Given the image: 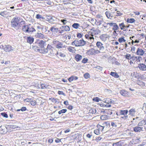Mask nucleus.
Returning <instances> with one entry per match:
<instances>
[{
  "label": "nucleus",
  "instance_id": "1",
  "mask_svg": "<svg viewBox=\"0 0 146 146\" xmlns=\"http://www.w3.org/2000/svg\"><path fill=\"white\" fill-rule=\"evenodd\" d=\"M20 19V18L19 17L13 18L11 22L12 27L15 28H18L19 25Z\"/></svg>",
  "mask_w": 146,
  "mask_h": 146
},
{
  "label": "nucleus",
  "instance_id": "2",
  "mask_svg": "<svg viewBox=\"0 0 146 146\" xmlns=\"http://www.w3.org/2000/svg\"><path fill=\"white\" fill-rule=\"evenodd\" d=\"M23 30L25 32L29 33L35 31V29L33 27L31 24L23 26Z\"/></svg>",
  "mask_w": 146,
  "mask_h": 146
},
{
  "label": "nucleus",
  "instance_id": "3",
  "mask_svg": "<svg viewBox=\"0 0 146 146\" xmlns=\"http://www.w3.org/2000/svg\"><path fill=\"white\" fill-rule=\"evenodd\" d=\"M87 43L86 41H84L83 39L79 40H75L72 42V44H74L76 46H82L85 45Z\"/></svg>",
  "mask_w": 146,
  "mask_h": 146
},
{
  "label": "nucleus",
  "instance_id": "4",
  "mask_svg": "<svg viewBox=\"0 0 146 146\" xmlns=\"http://www.w3.org/2000/svg\"><path fill=\"white\" fill-rule=\"evenodd\" d=\"M33 49L36 51H38L41 53L45 54L47 53V47L46 48H45L44 47L43 48H39L36 45L33 46Z\"/></svg>",
  "mask_w": 146,
  "mask_h": 146
},
{
  "label": "nucleus",
  "instance_id": "5",
  "mask_svg": "<svg viewBox=\"0 0 146 146\" xmlns=\"http://www.w3.org/2000/svg\"><path fill=\"white\" fill-rule=\"evenodd\" d=\"M47 53H48V55L50 56H53L54 55V48L49 44L47 45Z\"/></svg>",
  "mask_w": 146,
  "mask_h": 146
},
{
  "label": "nucleus",
  "instance_id": "6",
  "mask_svg": "<svg viewBox=\"0 0 146 146\" xmlns=\"http://www.w3.org/2000/svg\"><path fill=\"white\" fill-rule=\"evenodd\" d=\"M100 32V31L98 29H92L91 31L88 32V34L91 36H94V35H97Z\"/></svg>",
  "mask_w": 146,
  "mask_h": 146
},
{
  "label": "nucleus",
  "instance_id": "7",
  "mask_svg": "<svg viewBox=\"0 0 146 146\" xmlns=\"http://www.w3.org/2000/svg\"><path fill=\"white\" fill-rule=\"evenodd\" d=\"M96 46L99 49L100 52L104 51V48L103 44L100 42L98 41L96 44Z\"/></svg>",
  "mask_w": 146,
  "mask_h": 146
},
{
  "label": "nucleus",
  "instance_id": "8",
  "mask_svg": "<svg viewBox=\"0 0 146 146\" xmlns=\"http://www.w3.org/2000/svg\"><path fill=\"white\" fill-rule=\"evenodd\" d=\"M120 93L122 95L126 97H129L131 96L129 92L124 90H121Z\"/></svg>",
  "mask_w": 146,
  "mask_h": 146
},
{
  "label": "nucleus",
  "instance_id": "9",
  "mask_svg": "<svg viewBox=\"0 0 146 146\" xmlns=\"http://www.w3.org/2000/svg\"><path fill=\"white\" fill-rule=\"evenodd\" d=\"M89 52L91 55H94L100 53V51L98 50H95L94 48H91L89 50Z\"/></svg>",
  "mask_w": 146,
  "mask_h": 146
},
{
  "label": "nucleus",
  "instance_id": "10",
  "mask_svg": "<svg viewBox=\"0 0 146 146\" xmlns=\"http://www.w3.org/2000/svg\"><path fill=\"white\" fill-rule=\"evenodd\" d=\"M4 50L6 52H10L13 50V49L11 46L10 45H6L3 47Z\"/></svg>",
  "mask_w": 146,
  "mask_h": 146
},
{
  "label": "nucleus",
  "instance_id": "11",
  "mask_svg": "<svg viewBox=\"0 0 146 146\" xmlns=\"http://www.w3.org/2000/svg\"><path fill=\"white\" fill-rule=\"evenodd\" d=\"M109 123H108V122H105L104 123L102 124V125H97V127L99 129L98 130L100 131H102L103 130L104 127H105V125H109Z\"/></svg>",
  "mask_w": 146,
  "mask_h": 146
},
{
  "label": "nucleus",
  "instance_id": "12",
  "mask_svg": "<svg viewBox=\"0 0 146 146\" xmlns=\"http://www.w3.org/2000/svg\"><path fill=\"white\" fill-rule=\"evenodd\" d=\"M145 51H144L142 49L138 48H137L136 54L139 56H143L144 54Z\"/></svg>",
  "mask_w": 146,
  "mask_h": 146
},
{
  "label": "nucleus",
  "instance_id": "13",
  "mask_svg": "<svg viewBox=\"0 0 146 146\" xmlns=\"http://www.w3.org/2000/svg\"><path fill=\"white\" fill-rule=\"evenodd\" d=\"M45 42L43 40H40L39 41H37L36 42V44H37L38 46L40 47L39 48H43L44 47Z\"/></svg>",
  "mask_w": 146,
  "mask_h": 146
},
{
  "label": "nucleus",
  "instance_id": "14",
  "mask_svg": "<svg viewBox=\"0 0 146 146\" xmlns=\"http://www.w3.org/2000/svg\"><path fill=\"white\" fill-rule=\"evenodd\" d=\"M143 128V127L136 126L133 128V131L135 132H140Z\"/></svg>",
  "mask_w": 146,
  "mask_h": 146
},
{
  "label": "nucleus",
  "instance_id": "15",
  "mask_svg": "<svg viewBox=\"0 0 146 146\" xmlns=\"http://www.w3.org/2000/svg\"><path fill=\"white\" fill-rule=\"evenodd\" d=\"M35 36L36 38H44V35L41 33H38L35 35Z\"/></svg>",
  "mask_w": 146,
  "mask_h": 146
},
{
  "label": "nucleus",
  "instance_id": "16",
  "mask_svg": "<svg viewBox=\"0 0 146 146\" xmlns=\"http://www.w3.org/2000/svg\"><path fill=\"white\" fill-rule=\"evenodd\" d=\"M85 36L87 39H89L91 40H92L93 42L94 40V38L93 37V36H91V35H90L88 34H86Z\"/></svg>",
  "mask_w": 146,
  "mask_h": 146
},
{
  "label": "nucleus",
  "instance_id": "17",
  "mask_svg": "<svg viewBox=\"0 0 146 146\" xmlns=\"http://www.w3.org/2000/svg\"><path fill=\"white\" fill-rule=\"evenodd\" d=\"M82 58V56L79 54H77L75 55V58L77 61H80Z\"/></svg>",
  "mask_w": 146,
  "mask_h": 146
},
{
  "label": "nucleus",
  "instance_id": "18",
  "mask_svg": "<svg viewBox=\"0 0 146 146\" xmlns=\"http://www.w3.org/2000/svg\"><path fill=\"white\" fill-rule=\"evenodd\" d=\"M34 38L31 36L28 37L27 39V41L30 44L32 43L34 41Z\"/></svg>",
  "mask_w": 146,
  "mask_h": 146
},
{
  "label": "nucleus",
  "instance_id": "19",
  "mask_svg": "<svg viewBox=\"0 0 146 146\" xmlns=\"http://www.w3.org/2000/svg\"><path fill=\"white\" fill-rule=\"evenodd\" d=\"M140 69L143 70H144L146 68V66L143 64H141L139 66Z\"/></svg>",
  "mask_w": 146,
  "mask_h": 146
},
{
  "label": "nucleus",
  "instance_id": "20",
  "mask_svg": "<svg viewBox=\"0 0 146 146\" xmlns=\"http://www.w3.org/2000/svg\"><path fill=\"white\" fill-rule=\"evenodd\" d=\"M110 74L115 78H118L119 77V76L116 72H111L110 73Z\"/></svg>",
  "mask_w": 146,
  "mask_h": 146
},
{
  "label": "nucleus",
  "instance_id": "21",
  "mask_svg": "<svg viewBox=\"0 0 146 146\" xmlns=\"http://www.w3.org/2000/svg\"><path fill=\"white\" fill-rule=\"evenodd\" d=\"M135 111V109L134 108H132L129 111V115L131 116H133Z\"/></svg>",
  "mask_w": 146,
  "mask_h": 146
},
{
  "label": "nucleus",
  "instance_id": "22",
  "mask_svg": "<svg viewBox=\"0 0 146 146\" xmlns=\"http://www.w3.org/2000/svg\"><path fill=\"white\" fill-rule=\"evenodd\" d=\"M100 38L102 40L105 41L107 38V35L106 34H103L100 36Z\"/></svg>",
  "mask_w": 146,
  "mask_h": 146
},
{
  "label": "nucleus",
  "instance_id": "23",
  "mask_svg": "<svg viewBox=\"0 0 146 146\" xmlns=\"http://www.w3.org/2000/svg\"><path fill=\"white\" fill-rule=\"evenodd\" d=\"M128 111L127 110H120L119 112V113L120 115H126L128 113Z\"/></svg>",
  "mask_w": 146,
  "mask_h": 146
},
{
  "label": "nucleus",
  "instance_id": "24",
  "mask_svg": "<svg viewBox=\"0 0 146 146\" xmlns=\"http://www.w3.org/2000/svg\"><path fill=\"white\" fill-rule=\"evenodd\" d=\"M67 49L69 52H74L76 50L72 46L68 47Z\"/></svg>",
  "mask_w": 146,
  "mask_h": 146
},
{
  "label": "nucleus",
  "instance_id": "25",
  "mask_svg": "<svg viewBox=\"0 0 146 146\" xmlns=\"http://www.w3.org/2000/svg\"><path fill=\"white\" fill-rule=\"evenodd\" d=\"M62 44L61 42H60L59 41L58 42V44H57L56 45V47L58 48H62Z\"/></svg>",
  "mask_w": 146,
  "mask_h": 146
},
{
  "label": "nucleus",
  "instance_id": "26",
  "mask_svg": "<svg viewBox=\"0 0 146 146\" xmlns=\"http://www.w3.org/2000/svg\"><path fill=\"white\" fill-rule=\"evenodd\" d=\"M50 30L53 32H57L58 31V29L55 28V27H51Z\"/></svg>",
  "mask_w": 146,
  "mask_h": 146
},
{
  "label": "nucleus",
  "instance_id": "27",
  "mask_svg": "<svg viewBox=\"0 0 146 146\" xmlns=\"http://www.w3.org/2000/svg\"><path fill=\"white\" fill-rule=\"evenodd\" d=\"M135 21V20L133 18L128 19L127 21L128 23H134Z\"/></svg>",
  "mask_w": 146,
  "mask_h": 146
},
{
  "label": "nucleus",
  "instance_id": "28",
  "mask_svg": "<svg viewBox=\"0 0 146 146\" xmlns=\"http://www.w3.org/2000/svg\"><path fill=\"white\" fill-rule=\"evenodd\" d=\"M113 28H112L113 30V31H117L119 29V27L117 25L116 23L115 24L113 25Z\"/></svg>",
  "mask_w": 146,
  "mask_h": 146
},
{
  "label": "nucleus",
  "instance_id": "29",
  "mask_svg": "<svg viewBox=\"0 0 146 146\" xmlns=\"http://www.w3.org/2000/svg\"><path fill=\"white\" fill-rule=\"evenodd\" d=\"M119 26L121 30H123L125 27H126V26H125L123 23L119 24Z\"/></svg>",
  "mask_w": 146,
  "mask_h": 146
},
{
  "label": "nucleus",
  "instance_id": "30",
  "mask_svg": "<svg viewBox=\"0 0 146 146\" xmlns=\"http://www.w3.org/2000/svg\"><path fill=\"white\" fill-rule=\"evenodd\" d=\"M121 145V141L117 142L113 144V146H120Z\"/></svg>",
  "mask_w": 146,
  "mask_h": 146
},
{
  "label": "nucleus",
  "instance_id": "31",
  "mask_svg": "<svg viewBox=\"0 0 146 146\" xmlns=\"http://www.w3.org/2000/svg\"><path fill=\"white\" fill-rule=\"evenodd\" d=\"M79 26L80 25L77 23H74L72 25V27L76 29L78 28Z\"/></svg>",
  "mask_w": 146,
  "mask_h": 146
},
{
  "label": "nucleus",
  "instance_id": "32",
  "mask_svg": "<svg viewBox=\"0 0 146 146\" xmlns=\"http://www.w3.org/2000/svg\"><path fill=\"white\" fill-rule=\"evenodd\" d=\"M118 41L119 42L121 43L123 42H125L126 40L124 39V37H121L118 39Z\"/></svg>",
  "mask_w": 146,
  "mask_h": 146
},
{
  "label": "nucleus",
  "instance_id": "33",
  "mask_svg": "<svg viewBox=\"0 0 146 146\" xmlns=\"http://www.w3.org/2000/svg\"><path fill=\"white\" fill-rule=\"evenodd\" d=\"M108 116L106 115H101L100 117V119L102 120H105L107 119Z\"/></svg>",
  "mask_w": 146,
  "mask_h": 146
},
{
  "label": "nucleus",
  "instance_id": "34",
  "mask_svg": "<svg viewBox=\"0 0 146 146\" xmlns=\"http://www.w3.org/2000/svg\"><path fill=\"white\" fill-rule=\"evenodd\" d=\"M146 124L145 120H142L138 124V125L139 126H142L143 125H145Z\"/></svg>",
  "mask_w": 146,
  "mask_h": 146
},
{
  "label": "nucleus",
  "instance_id": "35",
  "mask_svg": "<svg viewBox=\"0 0 146 146\" xmlns=\"http://www.w3.org/2000/svg\"><path fill=\"white\" fill-rule=\"evenodd\" d=\"M36 18L38 19H44V18L42 17L41 15L40 14H37L36 15Z\"/></svg>",
  "mask_w": 146,
  "mask_h": 146
},
{
  "label": "nucleus",
  "instance_id": "36",
  "mask_svg": "<svg viewBox=\"0 0 146 146\" xmlns=\"http://www.w3.org/2000/svg\"><path fill=\"white\" fill-rule=\"evenodd\" d=\"M67 110L66 109H62L59 111L58 112V113L59 114H60L62 113H64L67 111Z\"/></svg>",
  "mask_w": 146,
  "mask_h": 146
},
{
  "label": "nucleus",
  "instance_id": "37",
  "mask_svg": "<svg viewBox=\"0 0 146 146\" xmlns=\"http://www.w3.org/2000/svg\"><path fill=\"white\" fill-rule=\"evenodd\" d=\"M125 57L128 60L131 59V58H132V57L131 56V55L129 54H127L125 55Z\"/></svg>",
  "mask_w": 146,
  "mask_h": 146
},
{
  "label": "nucleus",
  "instance_id": "38",
  "mask_svg": "<svg viewBox=\"0 0 146 146\" xmlns=\"http://www.w3.org/2000/svg\"><path fill=\"white\" fill-rule=\"evenodd\" d=\"M64 28V30L66 31H68L70 30V27L68 26H66L64 27H62Z\"/></svg>",
  "mask_w": 146,
  "mask_h": 146
},
{
  "label": "nucleus",
  "instance_id": "39",
  "mask_svg": "<svg viewBox=\"0 0 146 146\" xmlns=\"http://www.w3.org/2000/svg\"><path fill=\"white\" fill-rule=\"evenodd\" d=\"M90 77V75L88 73H86L84 74V77L86 79H88Z\"/></svg>",
  "mask_w": 146,
  "mask_h": 146
},
{
  "label": "nucleus",
  "instance_id": "40",
  "mask_svg": "<svg viewBox=\"0 0 146 146\" xmlns=\"http://www.w3.org/2000/svg\"><path fill=\"white\" fill-rule=\"evenodd\" d=\"M135 58L136 59V60L137 62H140V60L142 59V57L140 56H138L135 57Z\"/></svg>",
  "mask_w": 146,
  "mask_h": 146
},
{
  "label": "nucleus",
  "instance_id": "41",
  "mask_svg": "<svg viewBox=\"0 0 146 146\" xmlns=\"http://www.w3.org/2000/svg\"><path fill=\"white\" fill-rule=\"evenodd\" d=\"M61 22H62L63 24L64 25L66 24V23L68 22L65 19H62L61 20Z\"/></svg>",
  "mask_w": 146,
  "mask_h": 146
},
{
  "label": "nucleus",
  "instance_id": "42",
  "mask_svg": "<svg viewBox=\"0 0 146 146\" xmlns=\"http://www.w3.org/2000/svg\"><path fill=\"white\" fill-rule=\"evenodd\" d=\"M31 104L33 106H35V105L36 104V101L34 100H31Z\"/></svg>",
  "mask_w": 146,
  "mask_h": 146
},
{
  "label": "nucleus",
  "instance_id": "43",
  "mask_svg": "<svg viewBox=\"0 0 146 146\" xmlns=\"http://www.w3.org/2000/svg\"><path fill=\"white\" fill-rule=\"evenodd\" d=\"M57 54L59 55L60 56L62 57H64L65 56V55L64 53L62 52H57Z\"/></svg>",
  "mask_w": 146,
  "mask_h": 146
},
{
  "label": "nucleus",
  "instance_id": "44",
  "mask_svg": "<svg viewBox=\"0 0 146 146\" xmlns=\"http://www.w3.org/2000/svg\"><path fill=\"white\" fill-rule=\"evenodd\" d=\"M115 23L113 22L108 23H107V25H109L110 27L113 26L115 24Z\"/></svg>",
  "mask_w": 146,
  "mask_h": 146
},
{
  "label": "nucleus",
  "instance_id": "45",
  "mask_svg": "<svg viewBox=\"0 0 146 146\" xmlns=\"http://www.w3.org/2000/svg\"><path fill=\"white\" fill-rule=\"evenodd\" d=\"M1 115L6 118H7L8 117V115L5 113H1Z\"/></svg>",
  "mask_w": 146,
  "mask_h": 146
},
{
  "label": "nucleus",
  "instance_id": "46",
  "mask_svg": "<svg viewBox=\"0 0 146 146\" xmlns=\"http://www.w3.org/2000/svg\"><path fill=\"white\" fill-rule=\"evenodd\" d=\"M94 133L96 135H99L100 134V131L98 129H95L94 130Z\"/></svg>",
  "mask_w": 146,
  "mask_h": 146
},
{
  "label": "nucleus",
  "instance_id": "47",
  "mask_svg": "<svg viewBox=\"0 0 146 146\" xmlns=\"http://www.w3.org/2000/svg\"><path fill=\"white\" fill-rule=\"evenodd\" d=\"M58 42L59 41L58 40L54 39L53 40L52 43L53 44H55L56 46L57 44H58Z\"/></svg>",
  "mask_w": 146,
  "mask_h": 146
},
{
  "label": "nucleus",
  "instance_id": "48",
  "mask_svg": "<svg viewBox=\"0 0 146 146\" xmlns=\"http://www.w3.org/2000/svg\"><path fill=\"white\" fill-rule=\"evenodd\" d=\"M88 60L87 58H84L82 60V62L84 63H86L87 62Z\"/></svg>",
  "mask_w": 146,
  "mask_h": 146
},
{
  "label": "nucleus",
  "instance_id": "49",
  "mask_svg": "<svg viewBox=\"0 0 146 146\" xmlns=\"http://www.w3.org/2000/svg\"><path fill=\"white\" fill-rule=\"evenodd\" d=\"M74 76H71L70 78L68 79V80L69 82H71L73 81V80H74Z\"/></svg>",
  "mask_w": 146,
  "mask_h": 146
},
{
  "label": "nucleus",
  "instance_id": "50",
  "mask_svg": "<svg viewBox=\"0 0 146 146\" xmlns=\"http://www.w3.org/2000/svg\"><path fill=\"white\" fill-rule=\"evenodd\" d=\"M137 84L139 85H142V86L144 85V84L143 82L141 81H139L137 82Z\"/></svg>",
  "mask_w": 146,
  "mask_h": 146
},
{
  "label": "nucleus",
  "instance_id": "51",
  "mask_svg": "<svg viewBox=\"0 0 146 146\" xmlns=\"http://www.w3.org/2000/svg\"><path fill=\"white\" fill-rule=\"evenodd\" d=\"M58 93L59 95H64L65 94L62 91H58Z\"/></svg>",
  "mask_w": 146,
  "mask_h": 146
},
{
  "label": "nucleus",
  "instance_id": "52",
  "mask_svg": "<svg viewBox=\"0 0 146 146\" xmlns=\"http://www.w3.org/2000/svg\"><path fill=\"white\" fill-rule=\"evenodd\" d=\"M105 14L106 15L107 17L108 18H109L110 17V13H109V12H108L107 11H106L105 13Z\"/></svg>",
  "mask_w": 146,
  "mask_h": 146
},
{
  "label": "nucleus",
  "instance_id": "53",
  "mask_svg": "<svg viewBox=\"0 0 146 146\" xmlns=\"http://www.w3.org/2000/svg\"><path fill=\"white\" fill-rule=\"evenodd\" d=\"M9 127L12 129H15L17 127L15 125H11L9 126Z\"/></svg>",
  "mask_w": 146,
  "mask_h": 146
},
{
  "label": "nucleus",
  "instance_id": "54",
  "mask_svg": "<svg viewBox=\"0 0 146 146\" xmlns=\"http://www.w3.org/2000/svg\"><path fill=\"white\" fill-rule=\"evenodd\" d=\"M44 88H50V86L47 84H45Z\"/></svg>",
  "mask_w": 146,
  "mask_h": 146
},
{
  "label": "nucleus",
  "instance_id": "55",
  "mask_svg": "<svg viewBox=\"0 0 146 146\" xmlns=\"http://www.w3.org/2000/svg\"><path fill=\"white\" fill-rule=\"evenodd\" d=\"M102 139V138L100 137H98L96 138V140L98 142L99 141Z\"/></svg>",
  "mask_w": 146,
  "mask_h": 146
},
{
  "label": "nucleus",
  "instance_id": "56",
  "mask_svg": "<svg viewBox=\"0 0 146 146\" xmlns=\"http://www.w3.org/2000/svg\"><path fill=\"white\" fill-rule=\"evenodd\" d=\"M96 17L98 18L102 19V16L100 14L97 15H96Z\"/></svg>",
  "mask_w": 146,
  "mask_h": 146
},
{
  "label": "nucleus",
  "instance_id": "57",
  "mask_svg": "<svg viewBox=\"0 0 146 146\" xmlns=\"http://www.w3.org/2000/svg\"><path fill=\"white\" fill-rule=\"evenodd\" d=\"M45 84H40V87L42 89H44L45 87Z\"/></svg>",
  "mask_w": 146,
  "mask_h": 146
},
{
  "label": "nucleus",
  "instance_id": "58",
  "mask_svg": "<svg viewBox=\"0 0 146 146\" xmlns=\"http://www.w3.org/2000/svg\"><path fill=\"white\" fill-rule=\"evenodd\" d=\"M135 47L133 46L131 47V51L132 52H135Z\"/></svg>",
  "mask_w": 146,
  "mask_h": 146
},
{
  "label": "nucleus",
  "instance_id": "59",
  "mask_svg": "<svg viewBox=\"0 0 146 146\" xmlns=\"http://www.w3.org/2000/svg\"><path fill=\"white\" fill-rule=\"evenodd\" d=\"M111 125L113 127H117V125L114 123L113 122H111Z\"/></svg>",
  "mask_w": 146,
  "mask_h": 146
},
{
  "label": "nucleus",
  "instance_id": "60",
  "mask_svg": "<svg viewBox=\"0 0 146 146\" xmlns=\"http://www.w3.org/2000/svg\"><path fill=\"white\" fill-rule=\"evenodd\" d=\"M55 141L57 143H59L61 141V139H58L57 138L55 140Z\"/></svg>",
  "mask_w": 146,
  "mask_h": 146
},
{
  "label": "nucleus",
  "instance_id": "61",
  "mask_svg": "<svg viewBox=\"0 0 146 146\" xmlns=\"http://www.w3.org/2000/svg\"><path fill=\"white\" fill-rule=\"evenodd\" d=\"M0 15L4 17L5 15V12H1L0 13Z\"/></svg>",
  "mask_w": 146,
  "mask_h": 146
},
{
  "label": "nucleus",
  "instance_id": "62",
  "mask_svg": "<svg viewBox=\"0 0 146 146\" xmlns=\"http://www.w3.org/2000/svg\"><path fill=\"white\" fill-rule=\"evenodd\" d=\"M77 37L79 38H81L82 37V35L80 33L77 34Z\"/></svg>",
  "mask_w": 146,
  "mask_h": 146
},
{
  "label": "nucleus",
  "instance_id": "63",
  "mask_svg": "<svg viewBox=\"0 0 146 146\" xmlns=\"http://www.w3.org/2000/svg\"><path fill=\"white\" fill-rule=\"evenodd\" d=\"M26 110V108L25 107H23L21 109V110L22 111H25Z\"/></svg>",
  "mask_w": 146,
  "mask_h": 146
},
{
  "label": "nucleus",
  "instance_id": "64",
  "mask_svg": "<svg viewBox=\"0 0 146 146\" xmlns=\"http://www.w3.org/2000/svg\"><path fill=\"white\" fill-rule=\"evenodd\" d=\"M117 15L118 16H121V15H122V14L119 11H117Z\"/></svg>",
  "mask_w": 146,
  "mask_h": 146
}]
</instances>
